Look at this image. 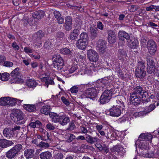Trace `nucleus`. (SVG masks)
Masks as SVG:
<instances>
[{
    "label": "nucleus",
    "mask_w": 159,
    "mask_h": 159,
    "mask_svg": "<svg viewBox=\"0 0 159 159\" xmlns=\"http://www.w3.org/2000/svg\"><path fill=\"white\" fill-rule=\"evenodd\" d=\"M11 120L18 124H23L25 120L24 118V114L20 110L15 109L10 115Z\"/></svg>",
    "instance_id": "1"
},
{
    "label": "nucleus",
    "mask_w": 159,
    "mask_h": 159,
    "mask_svg": "<svg viewBox=\"0 0 159 159\" xmlns=\"http://www.w3.org/2000/svg\"><path fill=\"white\" fill-rule=\"evenodd\" d=\"M22 148L23 147L21 144H16L6 152V157L9 159L14 158L21 151Z\"/></svg>",
    "instance_id": "2"
},
{
    "label": "nucleus",
    "mask_w": 159,
    "mask_h": 159,
    "mask_svg": "<svg viewBox=\"0 0 159 159\" xmlns=\"http://www.w3.org/2000/svg\"><path fill=\"white\" fill-rule=\"evenodd\" d=\"M145 62L143 61L139 62L137 67L135 70V74L136 77L139 78L143 79L146 75V71L145 70Z\"/></svg>",
    "instance_id": "3"
},
{
    "label": "nucleus",
    "mask_w": 159,
    "mask_h": 159,
    "mask_svg": "<svg viewBox=\"0 0 159 159\" xmlns=\"http://www.w3.org/2000/svg\"><path fill=\"white\" fill-rule=\"evenodd\" d=\"M99 91L98 88L97 87L89 88L84 91V95L87 98H90L95 101L97 100V96Z\"/></svg>",
    "instance_id": "4"
},
{
    "label": "nucleus",
    "mask_w": 159,
    "mask_h": 159,
    "mask_svg": "<svg viewBox=\"0 0 159 159\" xmlns=\"http://www.w3.org/2000/svg\"><path fill=\"white\" fill-rule=\"evenodd\" d=\"M97 85L98 88L102 87V88H104L105 87L107 89H109L110 90H114L115 88L113 85L110 83L108 80L107 77H104L101 79H100L98 80L97 83Z\"/></svg>",
    "instance_id": "5"
},
{
    "label": "nucleus",
    "mask_w": 159,
    "mask_h": 159,
    "mask_svg": "<svg viewBox=\"0 0 159 159\" xmlns=\"http://www.w3.org/2000/svg\"><path fill=\"white\" fill-rule=\"evenodd\" d=\"M63 59L59 55H55L52 65L54 69L58 70H61L64 65Z\"/></svg>",
    "instance_id": "6"
},
{
    "label": "nucleus",
    "mask_w": 159,
    "mask_h": 159,
    "mask_svg": "<svg viewBox=\"0 0 159 159\" xmlns=\"http://www.w3.org/2000/svg\"><path fill=\"white\" fill-rule=\"evenodd\" d=\"M114 90L106 89L102 94L99 99L100 103L104 104L108 103L111 98L113 92Z\"/></svg>",
    "instance_id": "7"
},
{
    "label": "nucleus",
    "mask_w": 159,
    "mask_h": 159,
    "mask_svg": "<svg viewBox=\"0 0 159 159\" xmlns=\"http://www.w3.org/2000/svg\"><path fill=\"white\" fill-rule=\"evenodd\" d=\"M19 70V69L16 68L11 73V76L12 77V79H11V84H19L22 82V80L20 78V73Z\"/></svg>",
    "instance_id": "8"
},
{
    "label": "nucleus",
    "mask_w": 159,
    "mask_h": 159,
    "mask_svg": "<svg viewBox=\"0 0 159 159\" xmlns=\"http://www.w3.org/2000/svg\"><path fill=\"white\" fill-rule=\"evenodd\" d=\"M147 48L149 53L151 55H154L157 50V45L153 40H148L147 43Z\"/></svg>",
    "instance_id": "9"
},
{
    "label": "nucleus",
    "mask_w": 159,
    "mask_h": 159,
    "mask_svg": "<svg viewBox=\"0 0 159 159\" xmlns=\"http://www.w3.org/2000/svg\"><path fill=\"white\" fill-rule=\"evenodd\" d=\"M134 91L131 93H134V94L137 95H139L142 97V99L144 98H146L148 96V93L143 89V87L141 86H137L134 89Z\"/></svg>",
    "instance_id": "10"
},
{
    "label": "nucleus",
    "mask_w": 159,
    "mask_h": 159,
    "mask_svg": "<svg viewBox=\"0 0 159 159\" xmlns=\"http://www.w3.org/2000/svg\"><path fill=\"white\" fill-rule=\"evenodd\" d=\"M88 57L91 61L96 62L99 58V55L97 52L94 50L91 49L87 51Z\"/></svg>",
    "instance_id": "11"
},
{
    "label": "nucleus",
    "mask_w": 159,
    "mask_h": 159,
    "mask_svg": "<svg viewBox=\"0 0 159 159\" xmlns=\"http://www.w3.org/2000/svg\"><path fill=\"white\" fill-rule=\"evenodd\" d=\"M107 113H109V115L111 116L117 117L120 115L121 111L119 106H114L107 111Z\"/></svg>",
    "instance_id": "12"
},
{
    "label": "nucleus",
    "mask_w": 159,
    "mask_h": 159,
    "mask_svg": "<svg viewBox=\"0 0 159 159\" xmlns=\"http://www.w3.org/2000/svg\"><path fill=\"white\" fill-rule=\"evenodd\" d=\"M141 98H142V97L130 93L129 98L130 104L135 106H138L141 102Z\"/></svg>",
    "instance_id": "13"
},
{
    "label": "nucleus",
    "mask_w": 159,
    "mask_h": 159,
    "mask_svg": "<svg viewBox=\"0 0 159 159\" xmlns=\"http://www.w3.org/2000/svg\"><path fill=\"white\" fill-rule=\"evenodd\" d=\"M14 144L13 141L5 139H0V146L2 148H5L10 147Z\"/></svg>",
    "instance_id": "14"
},
{
    "label": "nucleus",
    "mask_w": 159,
    "mask_h": 159,
    "mask_svg": "<svg viewBox=\"0 0 159 159\" xmlns=\"http://www.w3.org/2000/svg\"><path fill=\"white\" fill-rule=\"evenodd\" d=\"M106 47V46L104 41L100 40L97 42V49L99 52L103 53L105 51Z\"/></svg>",
    "instance_id": "15"
},
{
    "label": "nucleus",
    "mask_w": 159,
    "mask_h": 159,
    "mask_svg": "<svg viewBox=\"0 0 159 159\" xmlns=\"http://www.w3.org/2000/svg\"><path fill=\"white\" fill-rule=\"evenodd\" d=\"M118 37L120 40L125 43L124 39L125 38L128 41L130 39V36L129 34L125 32L120 30L118 34Z\"/></svg>",
    "instance_id": "16"
},
{
    "label": "nucleus",
    "mask_w": 159,
    "mask_h": 159,
    "mask_svg": "<svg viewBox=\"0 0 159 159\" xmlns=\"http://www.w3.org/2000/svg\"><path fill=\"white\" fill-rule=\"evenodd\" d=\"M85 140L89 143L93 144L95 142H99L100 139L97 137H93L89 134H85Z\"/></svg>",
    "instance_id": "17"
},
{
    "label": "nucleus",
    "mask_w": 159,
    "mask_h": 159,
    "mask_svg": "<svg viewBox=\"0 0 159 159\" xmlns=\"http://www.w3.org/2000/svg\"><path fill=\"white\" fill-rule=\"evenodd\" d=\"M127 42L128 46L132 49H136L139 46V43L137 39H135L132 40L129 39L127 41Z\"/></svg>",
    "instance_id": "18"
},
{
    "label": "nucleus",
    "mask_w": 159,
    "mask_h": 159,
    "mask_svg": "<svg viewBox=\"0 0 159 159\" xmlns=\"http://www.w3.org/2000/svg\"><path fill=\"white\" fill-rule=\"evenodd\" d=\"M152 135L150 134H142L139 137L140 141H150L152 139Z\"/></svg>",
    "instance_id": "19"
},
{
    "label": "nucleus",
    "mask_w": 159,
    "mask_h": 159,
    "mask_svg": "<svg viewBox=\"0 0 159 159\" xmlns=\"http://www.w3.org/2000/svg\"><path fill=\"white\" fill-rule=\"evenodd\" d=\"M108 40L110 43H114L116 40V36L114 32L112 30L108 31Z\"/></svg>",
    "instance_id": "20"
},
{
    "label": "nucleus",
    "mask_w": 159,
    "mask_h": 159,
    "mask_svg": "<svg viewBox=\"0 0 159 159\" xmlns=\"http://www.w3.org/2000/svg\"><path fill=\"white\" fill-rule=\"evenodd\" d=\"M70 122V119L69 117L63 113H61L60 120V124L62 125H65Z\"/></svg>",
    "instance_id": "21"
},
{
    "label": "nucleus",
    "mask_w": 159,
    "mask_h": 159,
    "mask_svg": "<svg viewBox=\"0 0 159 159\" xmlns=\"http://www.w3.org/2000/svg\"><path fill=\"white\" fill-rule=\"evenodd\" d=\"M34 151L33 149H28L24 152V155L26 159L32 158L34 156Z\"/></svg>",
    "instance_id": "22"
},
{
    "label": "nucleus",
    "mask_w": 159,
    "mask_h": 159,
    "mask_svg": "<svg viewBox=\"0 0 159 159\" xmlns=\"http://www.w3.org/2000/svg\"><path fill=\"white\" fill-rule=\"evenodd\" d=\"M41 159H50L52 157L51 152L49 151L41 152L39 155Z\"/></svg>",
    "instance_id": "23"
},
{
    "label": "nucleus",
    "mask_w": 159,
    "mask_h": 159,
    "mask_svg": "<svg viewBox=\"0 0 159 159\" xmlns=\"http://www.w3.org/2000/svg\"><path fill=\"white\" fill-rule=\"evenodd\" d=\"M88 43L79 39L76 42V46L79 49H84L86 48Z\"/></svg>",
    "instance_id": "24"
},
{
    "label": "nucleus",
    "mask_w": 159,
    "mask_h": 159,
    "mask_svg": "<svg viewBox=\"0 0 159 159\" xmlns=\"http://www.w3.org/2000/svg\"><path fill=\"white\" fill-rule=\"evenodd\" d=\"M4 136L7 138L12 137L14 135L11 129L10 128H6L3 130Z\"/></svg>",
    "instance_id": "25"
},
{
    "label": "nucleus",
    "mask_w": 159,
    "mask_h": 159,
    "mask_svg": "<svg viewBox=\"0 0 159 159\" xmlns=\"http://www.w3.org/2000/svg\"><path fill=\"white\" fill-rule=\"evenodd\" d=\"M44 13L42 11H39L34 12L32 16L34 18L39 20L43 18L44 15Z\"/></svg>",
    "instance_id": "26"
},
{
    "label": "nucleus",
    "mask_w": 159,
    "mask_h": 159,
    "mask_svg": "<svg viewBox=\"0 0 159 159\" xmlns=\"http://www.w3.org/2000/svg\"><path fill=\"white\" fill-rule=\"evenodd\" d=\"M79 34V30L78 29H75L71 32L70 36V38L73 40L77 39Z\"/></svg>",
    "instance_id": "27"
},
{
    "label": "nucleus",
    "mask_w": 159,
    "mask_h": 159,
    "mask_svg": "<svg viewBox=\"0 0 159 159\" xmlns=\"http://www.w3.org/2000/svg\"><path fill=\"white\" fill-rule=\"evenodd\" d=\"M50 109L51 107L50 106H44L41 109L40 112L45 115L50 114Z\"/></svg>",
    "instance_id": "28"
},
{
    "label": "nucleus",
    "mask_w": 159,
    "mask_h": 159,
    "mask_svg": "<svg viewBox=\"0 0 159 159\" xmlns=\"http://www.w3.org/2000/svg\"><path fill=\"white\" fill-rule=\"evenodd\" d=\"M23 107L25 110L30 112L34 111L36 110V107L34 105L25 104L23 105Z\"/></svg>",
    "instance_id": "29"
},
{
    "label": "nucleus",
    "mask_w": 159,
    "mask_h": 159,
    "mask_svg": "<svg viewBox=\"0 0 159 159\" xmlns=\"http://www.w3.org/2000/svg\"><path fill=\"white\" fill-rule=\"evenodd\" d=\"M61 113H60L58 114L57 113H53L52 116V122L54 123L58 122L60 123V120Z\"/></svg>",
    "instance_id": "30"
},
{
    "label": "nucleus",
    "mask_w": 159,
    "mask_h": 159,
    "mask_svg": "<svg viewBox=\"0 0 159 159\" xmlns=\"http://www.w3.org/2000/svg\"><path fill=\"white\" fill-rule=\"evenodd\" d=\"M54 41L52 39H50L45 42L44 48L46 49H49L53 47Z\"/></svg>",
    "instance_id": "31"
},
{
    "label": "nucleus",
    "mask_w": 159,
    "mask_h": 159,
    "mask_svg": "<svg viewBox=\"0 0 159 159\" xmlns=\"http://www.w3.org/2000/svg\"><path fill=\"white\" fill-rule=\"evenodd\" d=\"M91 36L93 39H95L97 37L98 30L97 28L91 27L90 29Z\"/></svg>",
    "instance_id": "32"
},
{
    "label": "nucleus",
    "mask_w": 159,
    "mask_h": 159,
    "mask_svg": "<svg viewBox=\"0 0 159 159\" xmlns=\"http://www.w3.org/2000/svg\"><path fill=\"white\" fill-rule=\"evenodd\" d=\"M139 146L141 148L146 150H148L149 149V143L146 141H140Z\"/></svg>",
    "instance_id": "33"
},
{
    "label": "nucleus",
    "mask_w": 159,
    "mask_h": 159,
    "mask_svg": "<svg viewBox=\"0 0 159 159\" xmlns=\"http://www.w3.org/2000/svg\"><path fill=\"white\" fill-rule=\"evenodd\" d=\"M155 102L153 103L150 105L148 107L146 108V110L148 112H150L153 110L155 107V105H156L157 106H158L159 104V102H156L155 101H154Z\"/></svg>",
    "instance_id": "34"
},
{
    "label": "nucleus",
    "mask_w": 159,
    "mask_h": 159,
    "mask_svg": "<svg viewBox=\"0 0 159 159\" xmlns=\"http://www.w3.org/2000/svg\"><path fill=\"white\" fill-rule=\"evenodd\" d=\"M79 39L88 43L89 37L88 34L86 32L82 33L80 35V38Z\"/></svg>",
    "instance_id": "35"
},
{
    "label": "nucleus",
    "mask_w": 159,
    "mask_h": 159,
    "mask_svg": "<svg viewBox=\"0 0 159 159\" xmlns=\"http://www.w3.org/2000/svg\"><path fill=\"white\" fill-rule=\"evenodd\" d=\"M147 66H151L155 65L153 58L149 55H148L147 56Z\"/></svg>",
    "instance_id": "36"
},
{
    "label": "nucleus",
    "mask_w": 159,
    "mask_h": 159,
    "mask_svg": "<svg viewBox=\"0 0 159 159\" xmlns=\"http://www.w3.org/2000/svg\"><path fill=\"white\" fill-rule=\"evenodd\" d=\"M28 86L30 87H34L37 84V83L33 79H29L26 82Z\"/></svg>",
    "instance_id": "37"
},
{
    "label": "nucleus",
    "mask_w": 159,
    "mask_h": 159,
    "mask_svg": "<svg viewBox=\"0 0 159 159\" xmlns=\"http://www.w3.org/2000/svg\"><path fill=\"white\" fill-rule=\"evenodd\" d=\"M118 55L120 59L125 58L127 56L126 53L124 50L120 49L118 50Z\"/></svg>",
    "instance_id": "38"
},
{
    "label": "nucleus",
    "mask_w": 159,
    "mask_h": 159,
    "mask_svg": "<svg viewBox=\"0 0 159 159\" xmlns=\"http://www.w3.org/2000/svg\"><path fill=\"white\" fill-rule=\"evenodd\" d=\"M7 105H9L10 106H13L15 105L16 102L15 101L16 98H11L9 97V99H7Z\"/></svg>",
    "instance_id": "39"
},
{
    "label": "nucleus",
    "mask_w": 159,
    "mask_h": 159,
    "mask_svg": "<svg viewBox=\"0 0 159 159\" xmlns=\"http://www.w3.org/2000/svg\"><path fill=\"white\" fill-rule=\"evenodd\" d=\"M7 99H9V97H5L1 98L0 99V105L3 106L7 105Z\"/></svg>",
    "instance_id": "40"
},
{
    "label": "nucleus",
    "mask_w": 159,
    "mask_h": 159,
    "mask_svg": "<svg viewBox=\"0 0 159 159\" xmlns=\"http://www.w3.org/2000/svg\"><path fill=\"white\" fill-rule=\"evenodd\" d=\"M113 150L118 152H122L124 149L120 145H116L113 148Z\"/></svg>",
    "instance_id": "41"
},
{
    "label": "nucleus",
    "mask_w": 159,
    "mask_h": 159,
    "mask_svg": "<svg viewBox=\"0 0 159 159\" xmlns=\"http://www.w3.org/2000/svg\"><path fill=\"white\" fill-rule=\"evenodd\" d=\"M94 69L93 67L90 66L89 68H85L82 70V71L84 72V74H88L91 73L92 71H94Z\"/></svg>",
    "instance_id": "42"
},
{
    "label": "nucleus",
    "mask_w": 159,
    "mask_h": 159,
    "mask_svg": "<svg viewBox=\"0 0 159 159\" xmlns=\"http://www.w3.org/2000/svg\"><path fill=\"white\" fill-rule=\"evenodd\" d=\"M148 97L143 98V99L145 101V102L147 103L151 101V100H152L154 97V96L153 94H151L150 93H148Z\"/></svg>",
    "instance_id": "43"
},
{
    "label": "nucleus",
    "mask_w": 159,
    "mask_h": 159,
    "mask_svg": "<svg viewBox=\"0 0 159 159\" xmlns=\"http://www.w3.org/2000/svg\"><path fill=\"white\" fill-rule=\"evenodd\" d=\"M78 68V66L77 65H74V66H72L70 68L69 70L68 71L66 70V71L69 72L70 73H72L74 72L76 70H77ZM66 73L68 74V72H66Z\"/></svg>",
    "instance_id": "44"
},
{
    "label": "nucleus",
    "mask_w": 159,
    "mask_h": 159,
    "mask_svg": "<svg viewBox=\"0 0 159 159\" xmlns=\"http://www.w3.org/2000/svg\"><path fill=\"white\" fill-rule=\"evenodd\" d=\"M10 74L8 73H4L2 74L1 80L3 81L7 80L9 78Z\"/></svg>",
    "instance_id": "45"
},
{
    "label": "nucleus",
    "mask_w": 159,
    "mask_h": 159,
    "mask_svg": "<svg viewBox=\"0 0 159 159\" xmlns=\"http://www.w3.org/2000/svg\"><path fill=\"white\" fill-rule=\"evenodd\" d=\"M37 146L41 148H48L50 145L48 143H45L41 141L39 144H37Z\"/></svg>",
    "instance_id": "46"
},
{
    "label": "nucleus",
    "mask_w": 159,
    "mask_h": 159,
    "mask_svg": "<svg viewBox=\"0 0 159 159\" xmlns=\"http://www.w3.org/2000/svg\"><path fill=\"white\" fill-rule=\"evenodd\" d=\"M155 65L151 66H147V72L150 74L153 73L155 70Z\"/></svg>",
    "instance_id": "47"
},
{
    "label": "nucleus",
    "mask_w": 159,
    "mask_h": 159,
    "mask_svg": "<svg viewBox=\"0 0 159 159\" xmlns=\"http://www.w3.org/2000/svg\"><path fill=\"white\" fill-rule=\"evenodd\" d=\"M60 52L61 53L64 55L70 54L71 52V51L69 49L66 48H64L61 49Z\"/></svg>",
    "instance_id": "48"
},
{
    "label": "nucleus",
    "mask_w": 159,
    "mask_h": 159,
    "mask_svg": "<svg viewBox=\"0 0 159 159\" xmlns=\"http://www.w3.org/2000/svg\"><path fill=\"white\" fill-rule=\"evenodd\" d=\"M20 129V127L19 126H16L11 129L13 134L14 135L16 133H19Z\"/></svg>",
    "instance_id": "49"
},
{
    "label": "nucleus",
    "mask_w": 159,
    "mask_h": 159,
    "mask_svg": "<svg viewBox=\"0 0 159 159\" xmlns=\"http://www.w3.org/2000/svg\"><path fill=\"white\" fill-rule=\"evenodd\" d=\"M64 26L66 31H69L72 29V24L65 23Z\"/></svg>",
    "instance_id": "50"
},
{
    "label": "nucleus",
    "mask_w": 159,
    "mask_h": 159,
    "mask_svg": "<svg viewBox=\"0 0 159 159\" xmlns=\"http://www.w3.org/2000/svg\"><path fill=\"white\" fill-rule=\"evenodd\" d=\"M46 127L47 129L49 131H53L55 130L56 127L53 124L50 123H48L46 125Z\"/></svg>",
    "instance_id": "51"
},
{
    "label": "nucleus",
    "mask_w": 159,
    "mask_h": 159,
    "mask_svg": "<svg viewBox=\"0 0 159 159\" xmlns=\"http://www.w3.org/2000/svg\"><path fill=\"white\" fill-rule=\"evenodd\" d=\"M44 35V33L42 30H40L37 32L36 34V36L38 38L40 39Z\"/></svg>",
    "instance_id": "52"
},
{
    "label": "nucleus",
    "mask_w": 159,
    "mask_h": 159,
    "mask_svg": "<svg viewBox=\"0 0 159 159\" xmlns=\"http://www.w3.org/2000/svg\"><path fill=\"white\" fill-rule=\"evenodd\" d=\"M143 155L145 157L149 158L152 157L154 156V153L152 151H149L145 154L143 153Z\"/></svg>",
    "instance_id": "53"
},
{
    "label": "nucleus",
    "mask_w": 159,
    "mask_h": 159,
    "mask_svg": "<svg viewBox=\"0 0 159 159\" xmlns=\"http://www.w3.org/2000/svg\"><path fill=\"white\" fill-rule=\"evenodd\" d=\"M79 90V87L77 86L72 87L70 89V91L72 93H77Z\"/></svg>",
    "instance_id": "54"
},
{
    "label": "nucleus",
    "mask_w": 159,
    "mask_h": 159,
    "mask_svg": "<svg viewBox=\"0 0 159 159\" xmlns=\"http://www.w3.org/2000/svg\"><path fill=\"white\" fill-rule=\"evenodd\" d=\"M65 23L72 24L71 17L70 16H66L65 18Z\"/></svg>",
    "instance_id": "55"
},
{
    "label": "nucleus",
    "mask_w": 159,
    "mask_h": 159,
    "mask_svg": "<svg viewBox=\"0 0 159 159\" xmlns=\"http://www.w3.org/2000/svg\"><path fill=\"white\" fill-rule=\"evenodd\" d=\"M68 142H72L74 139L75 138V136L73 134H68Z\"/></svg>",
    "instance_id": "56"
},
{
    "label": "nucleus",
    "mask_w": 159,
    "mask_h": 159,
    "mask_svg": "<svg viewBox=\"0 0 159 159\" xmlns=\"http://www.w3.org/2000/svg\"><path fill=\"white\" fill-rule=\"evenodd\" d=\"M13 63L9 61H6L4 62V66L7 67H11L13 66Z\"/></svg>",
    "instance_id": "57"
},
{
    "label": "nucleus",
    "mask_w": 159,
    "mask_h": 159,
    "mask_svg": "<svg viewBox=\"0 0 159 159\" xmlns=\"http://www.w3.org/2000/svg\"><path fill=\"white\" fill-rule=\"evenodd\" d=\"M75 126L73 122H71L69 124V127L67 129V130H72L75 129Z\"/></svg>",
    "instance_id": "58"
},
{
    "label": "nucleus",
    "mask_w": 159,
    "mask_h": 159,
    "mask_svg": "<svg viewBox=\"0 0 159 159\" xmlns=\"http://www.w3.org/2000/svg\"><path fill=\"white\" fill-rule=\"evenodd\" d=\"M97 27L98 29L103 30L104 28V25L101 21H98L97 22Z\"/></svg>",
    "instance_id": "59"
},
{
    "label": "nucleus",
    "mask_w": 159,
    "mask_h": 159,
    "mask_svg": "<svg viewBox=\"0 0 159 159\" xmlns=\"http://www.w3.org/2000/svg\"><path fill=\"white\" fill-rule=\"evenodd\" d=\"M11 46L15 50H18L20 48L19 46L18 45L17 43L16 42H14L12 43Z\"/></svg>",
    "instance_id": "60"
},
{
    "label": "nucleus",
    "mask_w": 159,
    "mask_h": 159,
    "mask_svg": "<svg viewBox=\"0 0 159 159\" xmlns=\"http://www.w3.org/2000/svg\"><path fill=\"white\" fill-rule=\"evenodd\" d=\"M61 100L64 103L66 104V106H68L70 104L69 101L64 97H61Z\"/></svg>",
    "instance_id": "61"
},
{
    "label": "nucleus",
    "mask_w": 159,
    "mask_h": 159,
    "mask_svg": "<svg viewBox=\"0 0 159 159\" xmlns=\"http://www.w3.org/2000/svg\"><path fill=\"white\" fill-rule=\"evenodd\" d=\"M56 36L57 38L61 39L63 38L64 37L65 35L63 32H60L57 33Z\"/></svg>",
    "instance_id": "62"
},
{
    "label": "nucleus",
    "mask_w": 159,
    "mask_h": 159,
    "mask_svg": "<svg viewBox=\"0 0 159 159\" xmlns=\"http://www.w3.org/2000/svg\"><path fill=\"white\" fill-rule=\"evenodd\" d=\"M95 146L100 151H102L104 149L103 147L102 146L100 143H96L95 144Z\"/></svg>",
    "instance_id": "63"
},
{
    "label": "nucleus",
    "mask_w": 159,
    "mask_h": 159,
    "mask_svg": "<svg viewBox=\"0 0 159 159\" xmlns=\"http://www.w3.org/2000/svg\"><path fill=\"white\" fill-rule=\"evenodd\" d=\"M56 159H62L63 158V154L61 153H57L55 157Z\"/></svg>",
    "instance_id": "64"
}]
</instances>
